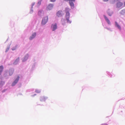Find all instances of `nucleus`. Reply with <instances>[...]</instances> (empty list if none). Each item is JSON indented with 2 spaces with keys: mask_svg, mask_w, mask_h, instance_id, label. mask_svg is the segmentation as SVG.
Listing matches in <instances>:
<instances>
[{
  "mask_svg": "<svg viewBox=\"0 0 125 125\" xmlns=\"http://www.w3.org/2000/svg\"><path fill=\"white\" fill-rule=\"evenodd\" d=\"M19 76H18L17 77V78L15 79V81L12 83V86H13L16 84L18 81L19 79Z\"/></svg>",
  "mask_w": 125,
  "mask_h": 125,
  "instance_id": "6",
  "label": "nucleus"
},
{
  "mask_svg": "<svg viewBox=\"0 0 125 125\" xmlns=\"http://www.w3.org/2000/svg\"><path fill=\"white\" fill-rule=\"evenodd\" d=\"M62 24L63 25H64L65 24V20L64 19H62Z\"/></svg>",
  "mask_w": 125,
  "mask_h": 125,
  "instance_id": "15",
  "label": "nucleus"
},
{
  "mask_svg": "<svg viewBox=\"0 0 125 125\" xmlns=\"http://www.w3.org/2000/svg\"><path fill=\"white\" fill-rule=\"evenodd\" d=\"M65 1H69L71 7H74V4L72 2H71V1L74 2L75 1V0H64Z\"/></svg>",
  "mask_w": 125,
  "mask_h": 125,
  "instance_id": "4",
  "label": "nucleus"
},
{
  "mask_svg": "<svg viewBox=\"0 0 125 125\" xmlns=\"http://www.w3.org/2000/svg\"><path fill=\"white\" fill-rule=\"evenodd\" d=\"M41 13V11H39L38 12V13L39 15H40Z\"/></svg>",
  "mask_w": 125,
  "mask_h": 125,
  "instance_id": "22",
  "label": "nucleus"
},
{
  "mask_svg": "<svg viewBox=\"0 0 125 125\" xmlns=\"http://www.w3.org/2000/svg\"><path fill=\"white\" fill-rule=\"evenodd\" d=\"M36 33L35 32H34L32 33L31 36H33V38H34L36 36Z\"/></svg>",
  "mask_w": 125,
  "mask_h": 125,
  "instance_id": "16",
  "label": "nucleus"
},
{
  "mask_svg": "<svg viewBox=\"0 0 125 125\" xmlns=\"http://www.w3.org/2000/svg\"><path fill=\"white\" fill-rule=\"evenodd\" d=\"M9 48H8L6 50V52H7V51H8L9 50Z\"/></svg>",
  "mask_w": 125,
  "mask_h": 125,
  "instance_id": "21",
  "label": "nucleus"
},
{
  "mask_svg": "<svg viewBox=\"0 0 125 125\" xmlns=\"http://www.w3.org/2000/svg\"><path fill=\"white\" fill-rule=\"evenodd\" d=\"M14 72V70L13 69H10L9 70V74L10 75H12Z\"/></svg>",
  "mask_w": 125,
  "mask_h": 125,
  "instance_id": "12",
  "label": "nucleus"
},
{
  "mask_svg": "<svg viewBox=\"0 0 125 125\" xmlns=\"http://www.w3.org/2000/svg\"><path fill=\"white\" fill-rule=\"evenodd\" d=\"M57 24L55 23L54 24H52L51 26V28L52 31H54L56 30L57 28Z\"/></svg>",
  "mask_w": 125,
  "mask_h": 125,
  "instance_id": "3",
  "label": "nucleus"
},
{
  "mask_svg": "<svg viewBox=\"0 0 125 125\" xmlns=\"http://www.w3.org/2000/svg\"><path fill=\"white\" fill-rule=\"evenodd\" d=\"M101 125H108L107 124H102Z\"/></svg>",
  "mask_w": 125,
  "mask_h": 125,
  "instance_id": "24",
  "label": "nucleus"
},
{
  "mask_svg": "<svg viewBox=\"0 0 125 125\" xmlns=\"http://www.w3.org/2000/svg\"><path fill=\"white\" fill-rule=\"evenodd\" d=\"M29 55L28 54H26L25 56L24 59L23 60V61L24 62L28 58Z\"/></svg>",
  "mask_w": 125,
  "mask_h": 125,
  "instance_id": "11",
  "label": "nucleus"
},
{
  "mask_svg": "<svg viewBox=\"0 0 125 125\" xmlns=\"http://www.w3.org/2000/svg\"><path fill=\"white\" fill-rule=\"evenodd\" d=\"M33 38V36H31L30 38V40H32L33 38Z\"/></svg>",
  "mask_w": 125,
  "mask_h": 125,
  "instance_id": "20",
  "label": "nucleus"
},
{
  "mask_svg": "<svg viewBox=\"0 0 125 125\" xmlns=\"http://www.w3.org/2000/svg\"><path fill=\"white\" fill-rule=\"evenodd\" d=\"M123 4L122 3L119 2L117 4V7L118 8L121 7L123 5Z\"/></svg>",
  "mask_w": 125,
  "mask_h": 125,
  "instance_id": "8",
  "label": "nucleus"
},
{
  "mask_svg": "<svg viewBox=\"0 0 125 125\" xmlns=\"http://www.w3.org/2000/svg\"><path fill=\"white\" fill-rule=\"evenodd\" d=\"M16 48H13V49H12V50H16Z\"/></svg>",
  "mask_w": 125,
  "mask_h": 125,
  "instance_id": "26",
  "label": "nucleus"
},
{
  "mask_svg": "<svg viewBox=\"0 0 125 125\" xmlns=\"http://www.w3.org/2000/svg\"><path fill=\"white\" fill-rule=\"evenodd\" d=\"M122 12H125V10H123L122 11Z\"/></svg>",
  "mask_w": 125,
  "mask_h": 125,
  "instance_id": "25",
  "label": "nucleus"
},
{
  "mask_svg": "<svg viewBox=\"0 0 125 125\" xmlns=\"http://www.w3.org/2000/svg\"><path fill=\"white\" fill-rule=\"evenodd\" d=\"M51 2H54L55 1V0H50Z\"/></svg>",
  "mask_w": 125,
  "mask_h": 125,
  "instance_id": "23",
  "label": "nucleus"
},
{
  "mask_svg": "<svg viewBox=\"0 0 125 125\" xmlns=\"http://www.w3.org/2000/svg\"><path fill=\"white\" fill-rule=\"evenodd\" d=\"M53 5L52 4H50L46 8L47 10H50L52 9Z\"/></svg>",
  "mask_w": 125,
  "mask_h": 125,
  "instance_id": "5",
  "label": "nucleus"
},
{
  "mask_svg": "<svg viewBox=\"0 0 125 125\" xmlns=\"http://www.w3.org/2000/svg\"><path fill=\"white\" fill-rule=\"evenodd\" d=\"M3 66L1 65L0 66V75L1 74V73L3 71Z\"/></svg>",
  "mask_w": 125,
  "mask_h": 125,
  "instance_id": "14",
  "label": "nucleus"
},
{
  "mask_svg": "<svg viewBox=\"0 0 125 125\" xmlns=\"http://www.w3.org/2000/svg\"><path fill=\"white\" fill-rule=\"evenodd\" d=\"M124 6H125V2L124 3Z\"/></svg>",
  "mask_w": 125,
  "mask_h": 125,
  "instance_id": "28",
  "label": "nucleus"
},
{
  "mask_svg": "<svg viewBox=\"0 0 125 125\" xmlns=\"http://www.w3.org/2000/svg\"><path fill=\"white\" fill-rule=\"evenodd\" d=\"M48 20V17L47 16L44 17L42 19V24L44 25L47 22Z\"/></svg>",
  "mask_w": 125,
  "mask_h": 125,
  "instance_id": "2",
  "label": "nucleus"
},
{
  "mask_svg": "<svg viewBox=\"0 0 125 125\" xmlns=\"http://www.w3.org/2000/svg\"><path fill=\"white\" fill-rule=\"evenodd\" d=\"M115 26L118 28L120 30L121 29V28L120 26L118 25V23L116 22H115Z\"/></svg>",
  "mask_w": 125,
  "mask_h": 125,
  "instance_id": "13",
  "label": "nucleus"
},
{
  "mask_svg": "<svg viewBox=\"0 0 125 125\" xmlns=\"http://www.w3.org/2000/svg\"><path fill=\"white\" fill-rule=\"evenodd\" d=\"M47 98L45 96H42L40 97V100L41 101H44L47 99Z\"/></svg>",
  "mask_w": 125,
  "mask_h": 125,
  "instance_id": "9",
  "label": "nucleus"
},
{
  "mask_svg": "<svg viewBox=\"0 0 125 125\" xmlns=\"http://www.w3.org/2000/svg\"><path fill=\"white\" fill-rule=\"evenodd\" d=\"M62 11H58L56 15L58 17H60L62 16Z\"/></svg>",
  "mask_w": 125,
  "mask_h": 125,
  "instance_id": "7",
  "label": "nucleus"
},
{
  "mask_svg": "<svg viewBox=\"0 0 125 125\" xmlns=\"http://www.w3.org/2000/svg\"><path fill=\"white\" fill-rule=\"evenodd\" d=\"M104 16L105 20L107 22L108 24H110V22L108 18L105 15H104Z\"/></svg>",
  "mask_w": 125,
  "mask_h": 125,
  "instance_id": "10",
  "label": "nucleus"
},
{
  "mask_svg": "<svg viewBox=\"0 0 125 125\" xmlns=\"http://www.w3.org/2000/svg\"><path fill=\"white\" fill-rule=\"evenodd\" d=\"M107 13H108V14L109 15V16H111L112 15V14L113 13V12H108Z\"/></svg>",
  "mask_w": 125,
  "mask_h": 125,
  "instance_id": "18",
  "label": "nucleus"
},
{
  "mask_svg": "<svg viewBox=\"0 0 125 125\" xmlns=\"http://www.w3.org/2000/svg\"><path fill=\"white\" fill-rule=\"evenodd\" d=\"M41 1H42V0H41L40 1H39L38 2V5H41Z\"/></svg>",
  "mask_w": 125,
  "mask_h": 125,
  "instance_id": "19",
  "label": "nucleus"
},
{
  "mask_svg": "<svg viewBox=\"0 0 125 125\" xmlns=\"http://www.w3.org/2000/svg\"><path fill=\"white\" fill-rule=\"evenodd\" d=\"M19 58H18L16 60H15V62H14V64H16V62H18L19 61Z\"/></svg>",
  "mask_w": 125,
  "mask_h": 125,
  "instance_id": "17",
  "label": "nucleus"
},
{
  "mask_svg": "<svg viewBox=\"0 0 125 125\" xmlns=\"http://www.w3.org/2000/svg\"><path fill=\"white\" fill-rule=\"evenodd\" d=\"M104 1H107L108 0H103Z\"/></svg>",
  "mask_w": 125,
  "mask_h": 125,
  "instance_id": "27",
  "label": "nucleus"
},
{
  "mask_svg": "<svg viewBox=\"0 0 125 125\" xmlns=\"http://www.w3.org/2000/svg\"><path fill=\"white\" fill-rule=\"evenodd\" d=\"M69 9L67 8H66L65 9V11H66V13L65 17L66 18V20L67 21V23H71V21L69 20V18L70 17V13L69 11Z\"/></svg>",
  "mask_w": 125,
  "mask_h": 125,
  "instance_id": "1",
  "label": "nucleus"
}]
</instances>
